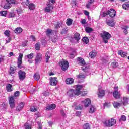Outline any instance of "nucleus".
<instances>
[{
    "mask_svg": "<svg viewBox=\"0 0 129 129\" xmlns=\"http://www.w3.org/2000/svg\"><path fill=\"white\" fill-rule=\"evenodd\" d=\"M40 47H41V45L40 43L38 42L35 44V49L37 51H39L40 50Z\"/></svg>",
    "mask_w": 129,
    "mask_h": 129,
    "instance_id": "nucleus-44",
    "label": "nucleus"
},
{
    "mask_svg": "<svg viewBox=\"0 0 129 129\" xmlns=\"http://www.w3.org/2000/svg\"><path fill=\"white\" fill-rule=\"evenodd\" d=\"M84 13L85 14V15L86 16H89V13L87 11H86V10H85L84 11Z\"/></svg>",
    "mask_w": 129,
    "mask_h": 129,
    "instance_id": "nucleus-61",
    "label": "nucleus"
},
{
    "mask_svg": "<svg viewBox=\"0 0 129 129\" xmlns=\"http://www.w3.org/2000/svg\"><path fill=\"white\" fill-rule=\"evenodd\" d=\"M59 65L61 67L62 70H63V71L67 70L68 67H69V63H68V61L65 60L60 61L59 62Z\"/></svg>",
    "mask_w": 129,
    "mask_h": 129,
    "instance_id": "nucleus-5",
    "label": "nucleus"
},
{
    "mask_svg": "<svg viewBox=\"0 0 129 129\" xmlns=\"http://www.w3.org/2000/svg\"><path fill=\"white\" fill-rule=\"evenodd\" d=\"M101 37L102 38L103 42L105 43V44H107L108 43V40L111 38V34H109V33L103 31L101 34H100Z\"/></svg>",
    "mask_w": 129,
    "mask_h": 129,
    "instance_id": "nucleus-3",
    "label": "nucleus"
},
{
    "mask_svg": "<svg viewBox=\"0 0 129 129\" xmlns=\"http://www.w3.org/2000/svg\"><path fill=\"white\" fill-rule=\"evenodd\" d=\"M85 30L87 33H91V32H92V28L90 27H86Z\"/></svg>",
    "mask_w": 129,
    "mask_h": 129,
    "instance_id": "nucleus-50",
    "label": "nucleus"
},
{
    "mask_svg": "<svg viewBox=\"0 0 129 129\" xmlns=\"http://www.w3.org/2000/svg\"><path fill=\"white\" fill-rule=\"evenodd\" d=\"M16 17V14L14 12H11L9 13V18H15Z\"/></svg>",
    "mask_w": 129,
    "mask_h": 129,
    "instance_id": "nucleus-48",
    "label": "nucleus"
},
{
    "mask_svg": "<svg viewBox=\"0 0 129 129\" xmlns=\"http://www.w3.org/2000/svg\"><path fill=\"white\" fill-rule=\"evenodd\" d=\"M71 4L72 5V8H76V0H72Z\"/></svg>",
    "mask_w": 129,
    "mask_h": 129,
    "instance_id": "nucleus-49",
    "label": "nucleus"
},
{
    "mask_svg": "<svg viewBox=\"0 0 129 129\" xmlns=\"http://www.w3.org/2000/svg\"><path fill=\"white\" fill-rule=\"evenodd\" d=\"M108 15H109L111 18H114V17L116 16V11H115L113 9L108 10Z\"/></svg>",
    "mask_w": 129,
    "mask_h": 129,
    "instance_id": "nucleus-12",
    "label": "nucleus"
},
{
    "mask_svg": "<svg viewBox=\"0 0 129 129\" xmlns=\"http://www.w3.org/2000/svg\"><path fill=\"white\" fill-rule=\"evenodd\" d=\"M91 103V101L89 98H87L81 101L82 105H84L85 107H88Z\"/></svg>",
    "mask_w": 129,
    "mask_h": 129,
    "instance_id": "nucleus-8",
    "label": "nucleus"
},
{
    "mask_svg": "<svg viewBox=\"0 0 129 129\" xmlns=\"http://www.w3.org/2000/svg\"><path fill=\"white\" fill-rule=\"evenodd\" d=\"M55 27L57 29L62 27V23L57 22V23L55 25Z\"/></svg>",
    "mask_w": 129,
    "mask_h": 129,
    "instance_id": "nucleus-53",
    "label": "nucleus"
},
{
    "mask_svg": "<svg viewBox=\"0 0 129 129\" xmlns=\"http://www.w3.org/2000/svg\"><path fill=\"white\" fill-rule=\"evenodd\" d=\"M34 57H35V54L33 53L26 55V57L27 58V59H30V60H31V59H33Z\"/></svg>",
    "mask_w": 129,
    "mask_h": 129,
    "instance_id": "nucleus-33",
    "label": "nucleus"
},
{
    "mask_svg": "<svg viewBox=\"0 0 129 129\" xmlns=\"http://www.w3.org/2000/svg\"><path fill=\"white\" fill-rule=\"evenodd\" d=\"M77 61L79 65H81V66H83L82 67L83 71H84V72H87V71H88V70H89V67H88V66H85L86 63L84 61V59L81 57H78L77 58Z\"/></svg>",
    "mask_w": 129,
    "mask_h": 129,
    "instance_id": "nucleus-2",
    "label": "nucleus"
},
{
    "mask_svg": "<svg viewBox=\"0 0 129 129\" xmlns=\"http://www.w3.org/2000/svg\"><path fill=\"white\" fill-rule=\"evenodd\" d=\"M106 23L108 26H110V27H114V26L115 25L113 21H110L109 20L107 21Z\"/></svg>",
    "mask_w": 129,
    "mask_h": 129,
    "instance_id": "nucleus-37",
    "label": "nucleus"
},
{
    "mask_svg": "<svg viewBox=\"0 0 129 129\" xmlns=\"http://www.w3.org/2000/svg\"><path fill=\"white\" fill-rule=\"evenodd\" d=\"M122 8L124 10H128V9H129V4L127 3H126L122 5Z\"/></svg>",
    "mask_w": 129,
    "mask_h": 129,
    "instance_id": "nucleus-42",
    "label": "nucleus"
},
{
    "mask_svg": "<svg viewBox=\"0 0 129 129\" xmlns=\"http://www.w3.org/2000/svg\"><path fill=\"white\" fill-rule=\"evenodd\" d=\"M118 54L122 57H126V56H127V53L124 52L121 50L119 51Z\"/></svg>",
    "mask_w": 129,
    "mask_h": 129,
    "instance_id": "nucleus-27",
    "label": "nucleus"
},
{
    "mask_svg": "<svg viewBox=\"0 0 129 129\" xmlns=\"http://www.w3.org/2000/svg\"><path fill=\"white\" fill-rule=\"evenodd\" d=\"M128 98L124 97H123V99L121 100V103L123 104V105H127V104H128Z\"/></svg>",
    "mask_w": 129,
    "mask_h": 129,
    "instance_id": "nucleus-20",
    "label": "nucleus"
},
{
    "mask_svg": "<svg viewBox=\"0 0 129 129\" xmlns=\"http://www.w3.org/2000/svg\"><path fill=\"white\" fill-rule=\"evenodd\" d=\"M24 128L25 129H32V125L29 124L28 123H26L24 124Z\"/></svg>",
    "mask_w": 129,
    "mask_h": 129,
    "instance_id": "nucleus-40",
    "label": "nucleus"
},
{
    "mask_svg": "<svg viewBox=\"0 0 129 129\" xmlns=\"http://www.w3.org/2000/svg\"><path fill=\"white\" fill-rule=\"evenodd\" d=\"M18 75L20 80H24L26 78V72L22 70L19 71Z\"/></svg>",
    "mask_w": 129,
    "mask_h": 129,
    "instance_id": "nucleus-10",
    "label": "nucleus"
},
{
    "mask_svg": "<svg viewBox=\"0 0 129 129\" xmlns=\"http://www.w3.org/2000/svg\"><path fill=\"white\" fill-rule=\"evenodd\" d=\"M33 77L35 80H37V81L40 80V74H39V73H36L34 74Z\"/></svg>",
    "mask_w": 129,
    "mask_h": 129,
    "instance_id": "nucleus-31",
    "label": "nucleus"
},
{
    "mask_svg": "<svg viewBox=\"0 0 129 129\" xmlns=\"http://www.w3.org/2000/svg\"><path fill=\"white\" fill-rule=\"evenodd\" d=\"M9 104L10 105L11 108H15V100H14V97H9Z\"/></svg>",
    "mask_w": 129,
    "mask_h": 129,
    "instance_id": "nucleus-13",
    "label": "nucleus"
},
{
    "mask_svg": "<svg viewBox=\"0 0 129 129\" xmlns=\"http://www.w3.org/2000/svg\"><path fill=\"white\" fill-rule=\"evenodd\" d=\"M19 95H20V91H17L16 92L14 93V96L15 97H17L18 96H19Z\"/></svg>",
    "mask_w": 129,
    "mask_h": 129,
    "instance_id": "nucleus-54",
    "label": "nucleus"
},
{
    "mask_svg": "<svg viewBox=\"0 0 129 129\" xmlns=\"http://www.w3.org/2000/svg\"><path fill=\"white\" fill-rule=\"evenodd\" d=\"M74 82V80L72 78H69L66 80V84H73Z\"/></svg>",
    "mask_w": 129,
    "mask_h": 129,
    "instance_id": "nucleus-23",
    "label": "nucleus"
},
{
    "mask_svg": "<svg viewBox=\"0 0 129 129\" xmlns=\"http://www.w3.org/2000/svg\"><path fill=\"white\" fill-rule=\"evenodd\" d=\"M74 38L75 40H76V41H75L74 43H76L80 40V35L78 33H76L74 35Z\"/></svg>",
    "mask_w": 129,
    "mask_h": 129,
    "instance_id": "nucleus-22",
    "label": "nucleus"
},
{
    "mask_svg": "<svg viewBox=\"0 0 129 129\" xmlns=\"http://www.w3.org/2000/svg\"><path fill=\"white\" fill-rule=\"evenodd\" d=\"M4 35L6 36V37H10V35H11V32L10 30H6L4 32Z\"/></svg>",
    "mask_w": 129,
    "mask_h": 129,
    "instance_id": "nucleus-46",
    "label": "nucleus"
},
{
    "mask_svg": "<svg viewBox=\"0 0 129 129\" xmlns=\"http://www.w3.org/2000/svg\"><path fill=\"white\" fill-rule=\"evenodd\" d=\"M6 3L4 5V8L6 10H8L11 8V4H15L16 0H6Z\"/></svg>",
    "mask_w": 129,
    "mask_h": 129,
    "instance_id": "nucleus-6",
    "label": "nucleus"
},
{
    "mask_svg": "<svg viewBox=\"0 0 129 129\" xmlns=\"http://www.w3.org/2000/svg\"><path fill=\"white\" fill-rule=\"evenodd\" d=\"M113 96L114 98L118 99V98H120V93H119L118 90L114 91L113 93Z\"/></svg>",
    "mask_w": 129,
    "mask_h": 129,
    "instance_id": "nucleus-16",
    "label": "nucleus"
},
{
    "mask_svg": "<svg viewBox=\"0 0 129 129\" xmlns=\"http://www.w3.org/2000/svg\"><path fill=\"white\" fill-rule=\"evenodd\" d=\"M95 111H96V107L94 105H91L89 108V112L90 113H94Z\"/></svg>",
    "mask_w": 129,
    "mask_h": 129,
    "instance_id": "nucleus-19",
    "label": "nucleus"
},
{
    "mask_svg": "<svg viewBox=\"0 0 129 129\" xmlns=\"http://www.w3.org/2000/svg\"><path fill=\"white\" fill-rule=\"evenodd\" d=\"M96 56V52L95 51H91L89 53V57L91 58H95Z\"/></svg>",
    "mask_w": 129,
    "mask_h": 129,
    "instance_id": "nucleus-35",
    "label": "nucleus"
},
{
    "mask_svg": "<svg viewBox=\"0 0 129 129\" xmlns=\"http://www.w3.org/2000/svg\"><path fill=\"white\" fill-rule=\"evenodd\" d=\"M30 110L32 112H35V111L37 110V108L35 107H32L30 108Z\"/></svg>",
    "mask_w": 129,
    "mask_h": 129,
    "instance_id": "nucleus-55",
    "label": "nucleus"
},
{
    "mask_svg": "<svg viewBox=\"0 0 129 129\" xmlns=\"http://www.w3.org/2000/svg\"><path fill=\"white\" fill-rule=\"evenodd\" d=\"M119 121H126V117L125 115H122L119 119Z\"/></svg>",
    "mask_w": 129,
    "mask_h": 129,
    "instance_id": "nucleus-43",
    "label": "nucleus"
},
{
    "mask_svg": "<svg viewBox=\"0 0 129 129\" xmlns=\"http://www.w3.org/2000/svg\"><path fill=\"white\" fill-rule=\"evenodd\" d=\"M81 115V112H79V111H77L76 113V115L77 116H80V115Z\"/></svg>",
    "mask_w": 129,
    "mask_h": 129,
    "instance_id": "nucleus-62",
    "label": "nucleus"
},
{
    "mask_svg": "<svg viewBox=\"0 0 129 129\" xmlns=\"http://www.w3.org/2000/svg\"><path fill=\"white\" fill-rule=\"evenodd\" d=\"M13 87V85L10 84H8L6 86V89L8 92H11V91H13V89H12Z\"/></svg>",
    "mask_w": 129,
    "mask_h": 129,
    "instance_id": "nucleus-26",
    "label": "nucleus"
},
{
    "mask_svg": "<svg viewBox=\"0 0 129 129\" xmlns=\"http://www.w3.org/2000/svg\"><path fill=\"white\" fill-rule=\"evenodd\" d=\"M111 66L113 67V68H116V67L118 66V63L115 61L113 62L112 63Z\"/></svg>",
    "mask_w": 129,
    "mask_h": 129,
    "instance_id": "nucleus-47",
    "label": "nucleus"
},
{
    "mask_svg": "<svg viewBox=\"0 0 129 129\" xmlns=\"http://www.w3.org/2000/svg\"><path fill=\"white\" fill-rule=\"evenodd\" d=\"M36 6H35V4L33 3H30L29 5H28V7L29 10L31 11H33V10H35Z\"/></svg>",
    "mask_w": 129,
    "mask_h": 129,
    "instance_id": "nucleus-34",
    "label": "nucleus"
},
{
    "mask_svg": "<svg viewBox=\"0 0 129 129\" xmlns=\"http://www.w3.org/2000/svg\"><path fill=\"white\" fill-rule=\"evenodd\" d=\"M4 58H5V56H1L0 57V63L1 62H3L4 61Z\"/></svg>",
    "mask_w": 129,
    "mask_h": 129,
    "instance_id": "nucleus-60",
    "label": "nucleus"
},
{
    "mask_svg": "<svg viewBox=\"0 0 129 129\" xmlns=\"http://www.w3.org/2000/svg\"><path fill=\"white\" fill-rule=\"evenodd\" d=\"M104 125L105 126H107L108 127H111V126H113V125L116 124V120L113 118L110 119H107L103 122Z\"/></svg>",
    "mask_w": 129,
    "mask_h": 129,
    "instance_id": "nucleus-4",
    "label": "nucleus"
},
{
    "mask_svg": "<svg viewBox=\"0 0 129 129\" xmlns=\"http://www.w3.org/2000/svg\"><path fill=\"white\" fill-rule=\"evenodd\" d=\"M44 96H49V92L48 91H45L43 93Z\"/></svg>",
    "mask_w": 129,
    "mask_h": 129,
    "instance_id": "nucleus-56",
    "label": "nucleus"
},
{
    "mask_svg": "<svg viewBox=\"0 0 129 129\" xmlns=\"http://www.w3.org/2000/svg\"><path fill=\"white\" fill-rule=\"evenodd\" d=\"M0 14L2 17H6L7 16V11H1Z\"/></svg>",
    "mask_w": 129,
    "mask_h": 129,
    "instance_id": "nucleus-52",
    "label": "nucleus"
},
{
    "mask_svg": "<svg viewBox=\"0 0 129 129\" xmlns=\"http://www.w3.org/2000/svg\"><path fill=\"white\" fill-rule=\"evenodd\" d=\"M77 78L80 79V78H85V76L82 74H80V75L77 76Z\"/></svg>",
    "mask_w": 129,
    "mask_h": 129,
    "instance_id": "nucleus-51",
    "label": "nucleus"
},
{
    "mask_svg": "<svg viewBox=\"0 0 129 129\" xmlns=\"http://www.w3.org/2000/svg\"><path fill=\"white\" fill-rule=\"evenodd\" d=\"M82 89V86L77 85L76 90L71 89L67 92V95L69 97H73L74 95H80L81 94V90Z\"/></svg>",
    "mask_w": 129,
    "mask_h": 129,
    "instance_id": "nucleus-1",
    "label": "nucleus"
},
{
    "mask_svg": "<svg viewBox=\"0 0 129 129\" xmlns=\"http://www.w3.org/2000/svg\"><path fill=\"white\" fill-rule=\"evenodd\" d=\"M17 70V68L16 67H11L9 73L11 76H13L15 73H16V71Z\"/></svg>",
    "mask_w": 129,
    "mask_h": 129,
    "instance_id": "nucleus-17",
    "label": "nucleus"
},
{
    "mask_svg": "<svg viewBox=\"0 0 129 129\" xmlns=\"http://www.w3.org/2000/svg\"><path fill=\"white\" fill-rule=\"evenodd\" d=\"M51 56V54L49 53V52H46L45 54V57L46 58V63L49 62V60L50 59V57Z\"/></svg>",
    "mask_w": 129,
    "mask_h": 129,
    "instance_id": "nucleus-38",
    "label": "nucleus"
},
{
    "mask_svg": "<svg viewBox=\"0 0 129 129\" xmlns=\"http://www.w3.org/2000/svg\"><path fill=\"white\" fill-rule=\"evenodd\" d=\"M23 63V54L20 53L18 56V60H17V65L18 68H23V66H22V64Z\"/></svg>",
    "mask_w": 129,
    "mask_h": 129,
    "instance_id": "nucleus-7",
    "label": "nucleus"
},
{
    "mask_svg": "<svg viewBox=\"0 0 129 129\" xmlns=\"http://www.w3.org/2000/svg\"><path fill=\"white\" fill-rule=\"evenodd\" d=\"M22 32H23V29H22V28L20 27L16 28L15 30H14V32L15 33V34H17V35H19V34H21Z\"/></svg>",
    "mask_w": 129,
    "mask_h": 129,
    "instance_id": "nucleus-28",
    "label": "nucleus"
},
{
    "mask_svg": "<svg viewBox=\"0 0 129 129\" xmlns=\"http://www.w3.org/2000/svg\"><path fill=\"white\" fill-rule=\"evenodd\" d=\"M86 94H87V91H83L82 94V95L83 96H85V95H86Z\"/></svg>",
    "mask_w": 129,
    "mask_h": 129,
    "instance_id": "nucleus-63",
    "label": "nucleus"
},
{
    "mask_svg": "<svg viewBox=\"0 0 129 129\" xmlns=\"http://www.w3.org/2000/svg\"><path fill=\"white\" fill-rule=\"evenodd\" d=\"M82 41L84 44H88L89 42V39L87 37H85L83 38Z\"/></svg>",
    "mask_w": 129,
    "mask_h": 129,
    "instance_id": "nucleus-41",
    "label": "nucleus"
},
{
    "mask_svg": "<svg viewBox=\"0 0 129 129\" xmlns=\"http://www.w3.org/2000/svg\"><path fill=\"white\" fill-rule=\"evenodd\" d=\"M42 44L43 45V46H46V44H47V41L46 40H43L42 41Z\"/></svg>",
    "mask_w": 129,
    "mask_h": 129,
    "instance_id": "nucleus-59",
    "label": "nucleus"
},
{
    "mask_svg": "<svg viewBox=\"0 0 129 129\" xmlns=\"http://www.w3.org/2000/svg\"><path fill=\"white\" fill-rule=\"evenodd\" d=\"M128 28L129 27L127 25L124 26L122 27V30H124L123 33L124 35H127V34H128V32H127V30H128Z\"/></svg>",
    "mask_w": 129,
    "mask_h": 129,
    "instance_id": "nucleus-25",
    "label": "nucleus"
},
{
    "mask_svg": "<svg viewBox=\"0 0 129 129\" xmlns=\"http://www.w3.org/2000/svg\"><path fill=\"white\" fill-rule=\"evenodd\" d=\"M73 107L75 108V109H82L83 108V106H77V102H74V104L73 105Z\"/></svg>",
    "mask_w": 129,
    "mask_h": 129,
    "instance_id": "nucleus-24",
    "label": "nucleus"
},
{
    "mask_svg": "<svg viewBox=\"0 0 129 129\" xmlns=\"http://www.w3.org/2000/svg\"><path fill=\"white\" fill-rule=\"evenodd\" d=\"M83 129H90V126L89 125V123H85L83 127Z\"/></svg>",
    "mask_w": 129,
    "mask_h": 129,
    "instance_id": "nucleus-45",
    "label": "nucleus"
},
{
    "mask_svg": "<svg viewBox=\"0 0 129 129\" xmlns=\"http://www.w3.org/2000/svg\"><path fill=\"white\" fill-rule=\"evenodd\" d=\"M50 40L53 42V43H56L58 41V38L56 36H54V37H50Z\"/></svg>",
    "mask_w": 129,
    "mask_h": 129,
    "instance_id": "nucleus-39",
    "label": "nucleus"
},
{
    "mask_svg": "<svg viewBox=\"0 0 129 129\" xmlns=\"http://www.w3.org/2000/svg\"><path fill=\"white\" fill-rule=\"evenodd\" d=\"M105 95V91L101 89L98 90V97H102Z\"/></svg>",
    "mask_w": 129,
    "mask_h": 129,
    "instance_id": "nucleus-14",
    "label": "nucleus"
},
{
    "mask_svg": "<svg viewBox=\"0 0 129 129\" xmlns=\"http://www.w3.org/2000/svg\"><path fill=\"white\" fill-rule=\"evenodd\" d=\"M38 126H39V129H42V123L37 122Z\"/></svg>",
    "mask_w": 129,
    "mask_h": 129,
    "instance_id": "nucleus-64",
    "label": "nucleus"
},
{
    "mask_svg": "<svg viewBox=\"0 0 129 129\" xmlns=\"http://www.w3.org/2000/svg\"><path fill=\"white\" fill-rule=\"evenodd\" d=\"M107 15H108V11H104L102 10L100 13V16H101V17H105L106 16H107Z\"/></svg>",
    "mask_w": 129,
    "mask_h": 129,
    "instance_id": "nucleus-36",
    "label": "nucleus"
},
{
    "mask_svg": "<svg viewBox=\"0 0 129 129\" xmlns=\"http://www.w3.org/2000/svg\"><path fill=\"white\" fill-rule=\"evenodd\" d=\"M54 34V30L48 29L46 30V35L47 36H52Z\"/></svg>",
    "mask_w": 129,
    "mask_h": 129,
    "instance_id": "nucleus-30",
    "label": "nucleus"
},
{
    "mask_svg": "<svg viewBox=\"0 0 129 129\" xmlns=\"http://www.w3.org/2000/svg\"><path fill=\"white\" fill-rule=\"evenodd\" d=\"M30 39L32 40V41L35 42V41H36V37H35L34 36H31L30 37Z\"/></svg>",
    "mask_w": 129,
    "mask_h": 129,
    "instance_id": "nucleus-57",
    "label": "nucleus"
},
{
    "mask_svg": "<svg viewBox=\"0 0 129 129\" xmlns=\"http://www.w3.org/2000/svg\"><path fill=\"white\" fill-rule=\"evenodd\" d=\"M44 11L46 13H50V12H52V11H53V5L51 3L47 4V7L44 9Z\"/></svg>",
    "mask_w": 129,
    "mask_h": 129,
    "instance_id": "nucleus-11",
    "label": "nucleus"
},
{
    "mask_svg": "<svg viewBox=\"0 0 129 129\" xmlns=\"http://www.w3.org/2000/svg\"><path fill=\"white\" fill-rule=\"evenodd\" d=\"M56 108V104H51L47 106H46V109L47 110H53Z\"/></svg>",
    "mask_w": 129,
    "mask_h": 129,
    "instance_id": "nucleus-21",
    "label": "nucleus"
},
{
    "mask_svg": "<svg viewBox=\"0 0 129 129\" xmlns=\"http://www.w3.org/2000/svg\"><path fill=\"white\" fill-rule=\"evenodd\" d=\"M41 61H42V54L37 53L35 58L36 63H39V62H41Z\"/></svg>",
    "mask_w": 129,
    "mask_h": 129,
    "instance_id": "nucleus-18",
    "label": "nucleus"
},
{
    "mask_svg": "<svg viewBox=\"0 0 129 129\" xmlns=\"http://www.w3.org/2000/svg\"><path fill=\"white\" fill-rule=\"evenodd\" d=\"M122 103H118L117 102H114L113 103V105L115 108H118V107H120L121 106Z\"/></svg>",
    "mask_w": 129,
    "mask_h": 129,
    "instance_id": "nucleus-29",
    "label": "nucleus"
},
{
    "mask_svg": "<svg viewBox=\"0 0 129 129\" xmlns=\"http://www.w3.org/2000/svg\"><path fill=\"white\" fill-rule=\"evenodd\" d=\"M25 106V102H22L19 104L16 108L17 111H21Z\"/></svg>",
    "mask_w": 129,
    "mask_h": 129,
    "instance_id": "nucleus-15",
    "label": "nucleus"
},
{
    "mask_svg": "<svg viewBox=\"0 0 129 129\" xmlns=\"http://www.w3.org/2000/svg\"><path fill=\"white\" fill-rule=\"evenodd\" d=\"M73 22V20H72V19L68 18L67 20L66 24L67 26H71L72 25Z\"/></svg>",
    "mask_w": 129,
    "mask_h": 129,
    "instance_id": "nucleus-32",
    "label": "nucleus"
},
{
    "mask_svg": "<svg viewBox=\"0 0 129 129\" xmlns=\"http://www.w3.org/2000/svg\"><path fill=\"white\" fill-rule=\"evenodd\" d=\"M50 84L52 86H56L58 84V80H57L56 77H51L49 79Z\"/></svg>",
    "mask_w": 129,
    "mask_h": 129,
    "instance_id": "nucleus-9",
    "label": "nucleus"
},
{
    "mask_svg": "<svg viewBox=\"0 0 129 129\" xmlns=\"http://www.w3.org/2000/svg\"><path fill=\"white\" fill-rule=\"evenodd\" d=\"M12 56L13 57H15L16 55H15V54H14V53H13L12 52H11L9 53V57H12Z\"/></svg>",
    "mask_w": 129,
    "mask_h": 129,
    "instance_id": "nucleus-58",
    "label": "nucleus"
}]
</instances>
